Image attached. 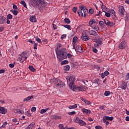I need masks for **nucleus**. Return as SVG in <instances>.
<instances>
[{
    "mask_svg": "<svg viewBox=\"0 0 129 129\" xmlns=\"http://www.w3.org/2000/svg\"><path fill=\"white\" fill-rule=\"evenodd\" d=\"M57 58L58 59L59 62H61L63 59L67 58V57L69 59L72 58V55L70 53H67L66 52V48H62L59 50H55Z\"/></svg>",
    "mask_w": 129,
    "mask_h": 129,
    "instance_id": "nucleus-1",
    "label": "nucleus"
},
{
    "mask_svg": "<svg viewBox=\"0 0 129 129\" xmlns=\"http://www.w3.org/2000/svg\"><path fill=\"white\" fill-rule=\"evenodd\" d=\"M30 4L33 8H42L46 6V3L44 0H30Z\"/></svg>",
    "mask_w": 129,
    "mask_h": 129,
    "instance_id": "nucleus-2",
    "label": "nucleus"
},
{
    "mask_svg": "<svg viewBox=\"0 0 129 129\" xmlns=\"http://www.w3.org/2000/svg\"><path fill=\"white\" fill-rule=\"evenodd\" d=\"M66 79L68 83H70L69 86L70 89H76V85H74V81H75V77L74 76L72 75L67 77Z\"/></svg>",
    "mask_w": 129,
    "mask_h": 129,
    "instance_id": "nucleus-3",
    "label": "nucleus"
},
{
    "mask_svg": "<svg viewBox=\"0 0 129 129\" xmlns=\"http://www.w3.org/2000/svg\"><path fill=\"white\" fill-rule=\"evenodd\" d=\"M80 9L81 10L78 11V14L79 17H83V14H84V17H86L88 13V10H87V8H85V7L83 6H81L80 7ZM82 12H83V13Z\"/></svg>",
    "mask_w": 129,
    "mask_h": 129,
    "instance_id": "nucleus-4",
    "label": "nucleus"
},
{
    "mask_svg": "<svg viewBox=\"0 0 129 129\" xmlns=\"http://www.w3.org/2000/svg\"><path fill=\"white\" fill-rule=\"evenodd\" d=\"M27 54V51L23 52L20 54L19 57L17 58V61H18L20 63H24V62H25V60L28 58Z\"/></svg>",
    "mask_w": 129,
    "mask_h": 129,
    "instance_id": "nucleus-5",
    "label": "nucleus"
},
{
    "mask_svg": "<svg viewBox=\"0 0 129 129\" xmlns=\"http://www.w3.org/2000/svg\"><path fill=\"white\" fill-rule=\"evenodd\" d=\"M75 122L76 123H79L80 125H86V122L83 121L82 119H80V118L77 117L75 119Z\"/></svg>",
    "mask_w": 129,
    "mask_h": 129,
    "instance_id": "nucleus-6",
    "label": "nucleus"
},
{
    "mask_svg": "<svg viewBox=\"0 0 129 129\" xmlns=\"http://www.w3.org/2000/svg\"><path fill=\"white\" fill-rule=\"evenodd\" d=\"M118 10H119V15L121 17H123L124 16V8L123 6H119L118 7Z\"/></svg>",
    "mask_w": 129,
    "mask_h": 129,
    "instance_id": "nucleus-7",
    "label": "nucleus"
},
{
    "mask_svg": "<svg viewBox=\"0 0 129 129\" xmlns=\"http://www.w3.org/2000/svg\"><path fill=\"white\" fill-rule=\"evenodd\" d=\"M87 87L85 86H83L81 87H78L76 86V89H72V90H78L79 91H85V90H86V89Z\"/></svg>",
    "mask_w": 129,
    "mask_h": 129,
    "instance_id": "nucleus-8",
    "label": "nucleus"
},
{
    "mask_svg": "<svg viewBox=\"0 0 129 129\" xmlns=\"http://www.w3.org/2000/svg\"><path fill=\"white\" fill-rule=\"evenodd\" d=\"M104 24L106 25V26H109L110 27H113L114 25H115V23H114L113 22H111L108 20L104 19Z\"/></svg>",
    "mask_w": 129,
    "mask_h": 129,
    "instance_id": "nucleus-9",
    "label": "nucleus"
},
{
    "mask_svg": "<svg viewBox=\"0 0 129 129\" xmlns=\"http://www.w3.org/2000/svg\"><path fill=\"white\" fill-rule=\"evenodd\" d=\"M119 49H123L125 48V41H122L118 46Z\"/></svg>",
    "mask_w": 129,
    "mask_h": 129,
    "instance_id": "nucleus-10",
    "label": "nucleus"
},
{
    "mask_svg": "<svg viewBox=\"0 0 129 129\" xmlns=\"http://www.w3.org/2000/svg\"><path fill=\"white\" fill-rule=\"evenodd\" d=\"M83 41H88L90 38L87 36L86 34H83L81 37Z\"/></svg>",
    "mask_w": 129,
    "mask_h": 129,
    "instance_id": "nucleus-11",
    "label": "nucleus"
},
{
    "mask_svg": "<svg viewBox=\"0 0 129 129\" xmlns=\"http://www.w3.org/2000/svg\"><path fill=\"white\" fill-rule=\"evenodd\" d=\"M127 86V85L126 84V83H125V82L124 81H122L121 84V88L122 89H123L124 90H125L126 89Z\"/></svg>",
    "mask_w": 129,
    "mask_h": 129,
    "instance_id": "nucleus-12",
    "label": "nucleus"
},
{
    "mask_svg": "<svg viewBox=\"0 0 129 129\" xmlns=\"http://www.w3.org/2000/svg\"><path fill=\"white\" fill-rule=\"evenodd\" d=\"M75 50H77L78 52H79V53H82V52H83V49L79 45L77 46Z\"/></svg>",
    "mask_w": 129,
    "mask_h": 129,
    "instance_id": "nucleus-13",
    "label": "nucleus"
},
{
    "mask_svg": "<svg viewBox=\"0 0 129 129\" xmlns=\"http://www.w3.org/2000/svg\"><path fill=\"white\" fill-rule=\"evenodd\" d=\"M6 20L7 19L4 16H1L0 17V24H5L6 23Z\"/></svg>",
    "mask_w": 129,
    "mask_h": 129,
    "instance_id": "nucleus-14",
    "label": "nucleus"
},
{
    "mask_svg": "<svg viewBox=\"0 0 129 129\" xmlns=\"http://www.w3.org/2000/svg\"><path fill=\"white\" fill-rule=\"evenodd\" d=\"M30 22H34V23H36L37 22V18L35 16H31L29 19Z\"/></svg>",
    "mask_w": 129,
    "mask_h": 129,
    "instance_id": "nucleus-15",
    "label": "nucleus"
},
{
    "mask_svg": "<svg viewBox=\"0 0 129 129\" xmlns=\"http://www.w3.org/2000/svg\"><path fill=\"white\" fill-rule=\"evenodd\" d=\"M102 44V42L101 41V40L99 39L97 42L94 44V47H96L97 48V47H99L101 44Z\"/></svg>",
    "mask_w": 129,
    "mask_h": 129,
    "instance_id": "nucleus-16",
    "label": "nucleus"
},
{
    "mask_svg": "<svg viewBox=\"0 0 129 129\" xmlns=\"http://www.w3.org/2000/svg\"><path fill=\"white\" fill-rule=\"evenodd\" d=\"M77 40H78V37H77V36H75L73 39V43H74L73 49H75V44H76Z\"/></svg>",
    "mask_w": 129,
    "mask_h": 129,
    "instance_id": "nucleus-17",
    "label": "nucleus"
},
{
    "mask_svg": "<svg viewBox=\"0 0 129 129\" xmlns=\"http://www.w3.org/2000/svg\"><path fill=\"white\" fill-rule=\"evenodd\" d=\"M108 75H109V73L107 71H106L105 72L101 74V76L102 78H104L105 76H107Z\"/></svg>",
    "mask_w": 129,
    "mask_h": 129,
    "instance_id": "nucleus-18",
    "label": "nucleus"
},
{
    "mask_svg": "<svg viewBox=\"0 0 129 129\" xmlns=\"http://www.w3.org/2000/svg\"><path fill=\"white\" fill-rule=\"evenodd\" d=\"M110 13L111 15L112 19H115L116 15H115V12H114V10H110Z\"/></svg>",
    "mask_w": 129,
    "mask_h": 129,
    "instance_id": "nucleus-19",
    "label": "nucleus"
},
{
    "mask_svg": "<svg viewBox=\"0 0 129 129\" xmlns=\"http://www.w3.org/2000/svg\"><path fill=\"white\" fill-rule=\"evenodd\" d=\"M81 100H82V101H83V102H85V103L86 104H88V105H90V104H91V102H90L83 98H81Z\"/></svg>",
    "mask_w": 129,
    "mask_h": 129,
    "instance_id": "nucleus-20",
    "label": "nucleus"
},
{
    "mask_svg": "<svg viewBox=\"0 0 129 129\" xmlns=\"http://www.w3.org/2000/svg\"><path fill=\"white\" fill-rule=\"evenodd\" d=\"M89 35H92V36H97V32L96 31H95L94 30H91L89 32Z\"/></svg>",
    "mask_w": 129,
    "mask_h": 129,
    "instance_id": "nucleus-21",
    "label": "nucleus"
},
{
    "mask_svg": "<svg viewBox=\"0 0 129 129\" xmlns=\"http://www.w3.org/2000/svg\"><path fill=\"white\" fill-rule=\"evenodd\" d=\"M0 113L6 114V109L3 107L0 106Z\"/></svg>",
    "mask_w": 129,
    "mask_h": 129,
    "instance_id": "nucleus-22",
    "label": "nucleus"
},
{
    "mask_svg": "<svg viewBox=\"0 0 129 129\" xmlns=\"http://www.w3.org/2000/svg\"><path fill=\"white\" fill-rule=\"evenodd\" d=\"M83 112L84 113H88L90 114V113H91V111H90V110L87 109H85V108H83Z\"/></svg>",
    "mask_w": 129,
    "mask_h": 129,
    "instance_id": "nucleus-23",
    "label": "nucleus"
},
{
    "mask_svg": "<svg viewBox=\"0 0 129 129\" xmlns=\"http://www.w3.org/2000/svg\"><path fill=\"white\" fill-rule=\"evenodd\" d=\"M103 118H104V119H105L106 120H113V117L112 116L109 117L108 116H106Z\"/></svg>",
    "mask_w": 129,
    "mask_h": 129,
    "instance_id": "nucleus-24",
    "label": "nucleus"
},
{
    "mask_svg": "<svg viewBox=\"0 0 129 129\" xmlns=\"http://www.w3.org/2000/svg\"><path fill=\"white\" fill-rule=\"evenodd\" d=\"M32 98H33V96H28L25 98H24L23 99V101L24 102H26V101H29V100H31V99H32Z\"/></svg>",
    "mask_w": 129,
    "mask_h": 129,
    "instance_id": "nucleus-25",
    "label": "nucleus"
},
{
    "mask_svg": "<svg viewBox=\"0 0 129 129\" xmlns=\"http://www.w3.org/2000/svg\"><path fill=\"white\" fill-rule=\"evenodd\" d=\"M35 125V122H32L30 125H29L27 127L28 129H32L34 127Z\"/></svg>",
    "mask_w": 129,
    "mask_h": 129,
    "instance_id": "nucleus-26",
    "label": "nucleus"
},
{
    "mask_svg": "<svg viewBox=\"0 0 129 129\" xmlns=\"http://www.w3.org/2000/svg\"><path fill=\"white\" fill-rule=\"evenodd\" d=\"M49 110V108H47L46 109H42L40 110V113L41 114H43V113H45V112H47V111Z\"/></svg>",
    "mask_w": 129,
    "mask_h": 129,
    "instance_id": "nucleus-27",
    "label": "nucleus"
},
{
    "mask_svg": "<svg viewBox=\"0 0 129 129\" xmlns=\"http://www.w3.org/2000/svg\"><path fill=\"white\" fill-rule=\"evenodd\" d=\"M63 21L66 24H70L71 23V21L68 18H66Z\"/></svg>",
    "mask_w": 129,
    "mask_h": 129,
    "instance_id": "nucleus-28",
    "label": "nucleus"
},
{
    "mask_svg": "<svg viewBox=\"0 0 129 129\" xmlns=\"http://www.w3.org/2000/svg\"><path fill=\"white\" fill-rule=\"evenodd\" d=\"M10 11L13 14V15H14V16H17V15H18V13H19V11L18 10H11Z\"/></svg>",
    "mask_w": 129,
    "mask_h": 129,
    "instance_id": "nucleus-29",
    "label": "nucleus"
},
{
    "mask_svg": "<svg viewBox=\"0 0 129 129\" xmlns=\"http://www.w3.org/2000/svg\"><path fill=\"white\" fill-rule=\"evenodd\" d=\"M69 108V109H74L75 108H77V104L70 106Z\"/></svg>",
    "mask_w": 129,
    "mask_h": 129,
    "instance_id": "nucleus-30",
    "label": "nucleus"
},
{
    "mask_svg": "<svg viewBox=\"0 0 129 129\" xmlns=\"http://www.w3.org/2000/svg\"><path fill=\"white\" fill-rule=\"evenodd\" d=\"M29 69L31 70L32 72H35L36 69L34 68V67L33 66H29Z\"/></svg>",
    "mask_w": 129,
    "mask_h": 129,
    "instance_id": "nucleus-31",
    "label": "nucleus"
},
{
    "mask_svg": "<svg viewBox=\"0 0 129 129\" xmlns=\"http://www.w3.org/2000/svg\"><path fill=\"white\" fill-rule=\"evenodd\" d=\"M21 5H23V7L25 8L26 9H28V7H27V4H26V2H25V1H22L20 2Z\"/></svg>",
    "mask_w": 129,
    "mask_h": 129,
    "instance_id": "nucleus-32",
    "label": "nucleus"
},
{
    "mask_svg": "<svg viewBox=\"0 0 129 129\" xmlns=\"http://www.w3.org/2000/svg\"><path fill=\"white\" fill-rule=\"evenodd\" d=\"M56 86L57 87H63V86H65V84L64 83H58L56 84Z\"/></svg>",
    "mask_w": 129,
    "mask_h": 129,
    "instance_id": "nucleus-33",
    "label": "nucleus"
},
{
    "mask_svg": "<svg viewBox=\"0 0 129 129\" xmlns=\"http://www.w3.org/2000/svg\"><path fill=\"white\" fill-rule=\"evenodd\" d=\"M53 118L54 119H61V116H57L56 115H54L53 116Z\"/></svg>",
    "mask_w": 129,
    "mask_h": 129,
    "instance_id": "nucleus-34",
    "label": "nucleus"
},
{
    "mask_svg": "<svg viewBox=\"0 0 129 129\" xmlns=\"http://www.w3.org/2000/svg\"><path fill=\"white\" fill-rule=\"evenodd\" d=\"M64 70H65V71H69V70H70V66L69 65L66 66L64 67Z\"/></svg>",
    "mask_w": 129,
    "mask_h": 129,
    "instance_id": "nucleus-35",
    "label": "nucleus"
},
{
    "mask_svg": "<svg viewBox=\"0 0 129 129\" xmlns=\"http://www.w3.org/2000/svg\"><path fill=\"white\" fill-rule=\"evenodd\" d=\"M105 96H109V95H110V91H106L104 93Z\"/></svg>",
    "mask_w": 129,
    "mask_h": 129,
    "instance_id": "nucleus-36",
    "label": "nucleus"
},
{
    "mask_svg": "<svg viewBox=\"0 0 129 129\" xmlns=\"http://www.w3.org/2000/svg\"><path fill=\"white\" fill-rule=\"evenodd\" d=\"M12 19H13V15L12 14L7 15V20H12Z\"/></svg>",
    "mask_w": 129,
    "mask_h": 129,
    "instance_id": "nucleus-37",
    "label": "nucleus"
},
{
    "mask_svg": "<svg viewBox=\"0 0 129 129\" xmlns=\"http://www.w3.org/2000/svg\"><path fill=\"white\" fill-rule=\"evenodd\" d=\"M69 61L67 60H64L61 62V65H64V64H68Z\"/></svg>",
    "mask_w": 129,
    "mask_h": 129,
    "instance_id": "nucleus-38",
    "label": "nucleus"
},
{
    "mask_svg": "<svg viewBox=\"0 0 129 129\" xmlns=\"http://www.w3.org/2000/svg\"><path fill=\"white\" fill-rule=\"evenodd\" d=\"M35 41H36V42H38V43H41V39H39L38 36H36L35 37Z\"/></svg>",
    "mask_w": 129,
    "mask_h": 129,
    "instance_id": "nucleus-39",
    "label": "nucleus"
},
{
    "mask_svg": "<svg viewBox=\"0 0 129 129\" xmlns=\"http://www.w3.org/2000/svg\"><path fill=\"white\" fill-rule=\"evenodd\" d=\"M82 82H83V83L87 85V86H88V85H89V84H88V81L87 80H82Z\"/></svg>",
    "mask_w": 129,
    "mask_h": 129,
    "instance_id": "nucleus-40",
    "label": "nucleus"
},
{
    "mask_svg": "<svg viewBox=\"0 0 129 129\" xmlns=\"http://www.w3.org/2000/svg\"><path fill=\"white\" fill-rule=\"evenodd\" d=\"M63 27L64 28H66L67 29H68V30L71 29V26H70V25H63Z\"/></svg>",
    "mask_w": 129,
    "mask_h": 129,
    "instance_id": "nucleus-41",
    "label": "nucleus"
},
{
    "mask_svg": "<svg viewBox=\"0 0 129 129\" xmlns=\"http://www.w3.org/2000/svg\"><path fill=\"white\" fill-rule=\"evenodd\" d=\"M105 16L107 17V18H110V16H111V15L110 13L106 12L105 14Z\"/></svg>",
    "mask_w": 129,
    "mask_h": 129,
    "instance_id": "nucleus-42",
    "label": "nucleus"
},
{
    "mask_svg": "<svg viewBox=\"0 0 129 129\" xmlns=\"http://www.w3.org/2000/svg\"><path fill=\"white\" fill-rule=\"evenodd\" d=\"M62 47V45L61 44H57V47L55 49V51H59V50H58V48H61Z\"/></svg>",
    "mask_w": 129,
    "mask_h": 129,
    "instance_id": "nucleus-43",
    "label": "nucleus"
},
{
    "mask_svg": "<svg viewBox=\"0 0 129 129\" xmlns=\"http://www.w3.org/2000/svg\"><path fill=\"white\" fill-rule=\"evenodd\" d=\"M13 8L14 11H17V10H18V7L17 6V5L15 4H13Z\"/></svg>",
    "mask_w": 129,
    "mask_h": 129,
    "instance_id": "nucleus-44",
    "label": "nucleus"
},
{
    "mask_svg": "<svg viewBox=\"0 0 129 129\" xmlns=\"http://www.w3.org/2000/svg\"><path fill=\"white\" fill-rule=\"evenodd\" d=\"M89 13L90 15H93L94 13V11L93 9H89Z\"/></svg>",
    "mask_w": 129,
    "mask_h": 129,
    "instance_id": "nucleus-45",
    "label": "nucleus"
},
{
    "mask_svg": "<svg viewBox=\"0 0 129 129\" xmlns=\"http://www.w3.org/2000/svg\"><path fill=\"white\" fill-rule=\"evenodd\" d=\"M18 113H19V114H24V113H25V112H24L23 110L19 109L18 111Z\"/></svg>",
    "mask_w": 129,
    "mask_h": 129,
    "instance_id": "nucleus-46",
    "label": "nucleus"
},
{
    "mask_svg": "<svg viewBox=\"0 0 129 129\" xmlns=\"http://www.w3.org/2000/svg\"><path fill=\"white\" fill-rule=\"evenodd\" d=\"M54 82L55 84H56V83H58V82H60V79H55L54 80Z\"/></svg>",
    "mask_w": 129,
    "mask_h": 129,
    "instance_id": "nucleus-47",
    "label": "nucleus"
},
{
    "mask_svg": "<svg viewBox=\"0 0 129 129\" xmlns=\"http://www.w3.org/2000/svg\"><path fill=\"white\" fill-rule=\"evenodd\" d=\"M101 9L103 11V12H104V13H105V6L103 5V4H102V6H101Z\"/></svg>",
    "mask_w": 129,
    "mask_h": 129,
    "instance_id": "nucleus-48",
    "label": "nucleus"
},
{
    "mask_svg": "<svg viewBox=\"0 0 129 129\" xmlns=\"http://www.w3.org/2000/svg\"><path fill=\"white\" fill-rule=\"evenodd\" d=\"M94 24V22H93V20H90L89 22V26L91 27V26H92V25H93Z\"/></svg>",
    "mask_w": 129,
    "mask_h": 129,
    "instance_id": "nucleus-49",
    "label": "nucleus"
},
{
    "mask_svg": "<svg viewBox=\"0 0 129 129\" xmlns=\"http://www.w3.org/2000/svg\"><path fill=\"white\" fill-rule=\"evenodd\" d=\"M37 110V108H36V107H33L31 108V111L32 112H35V111H36V110Z\"/></svg>",
    "mask_w": 129,
    "mask_h": 129,
    "instance_id": "nucleus-50",
    "label": "nucleus"
},
{
    "mask_svg": "<svg viewBox=\"0 0 129 129\" xmlns=\"http://www.w3.org/2000/svg\"><path fill=\"white\" fill-rule=\"evenodd\" d=\"M99 81H100V80L99 79H96L94 80L95 83H96L97 84H98V83H99Z\"/></svg>",
    "mask_w": 129,
    "mask_h": 129,
    "instance_id": "nucleus-51",
    "label": "nucleus"
},
{
    "mask_svg": "<svg viewBox=\"0 0 129 129\" xmlns=\"http://www.w3.org/2000/svg\"><path fill=\"white\" fill-rule=\"evenodd\" d=\"M103 120L104 122H106V125H108V124H109V122H108V121H106V120H105V119L103 118Z\"/></svg>",
    "mask_w": 129,
    "mask_h": 129,
    "instance_id": "nucleus-52",
    "label": "nucleus"
},
{
    "mask_svg": "<svg viewBox=\"0 0 129 129\" xmlns=\"http://www.w3.org/2000/svg\"><path fill=\"white\" fill-rule=\"evenodd\" d=\"M125 80H129V73H127L126 75H125Z\"/></svg>",
    "mask_w": 129,
    "mask_h": 129,
    "instance_id": "nucleus-53",
    "label": "nucleus"
},
{
    "mask_svg": "<svg viewBox=\"0 0 129 129\" xmlns=\"http://www.w3.org/2000/svg\"><path fill=\"white\" fill-rule=\"evenodd\" d=\"M73 13H76V12H77V7H74L73 8Z\"/></svg>",
    "mask_w": 129,
    "mask_h": 129,
    "instance_id": "nucleus-54",
    "label": "nucleus"
},
{
    "mask_svg": "<svg viewBox=\"0 0 129 129\" xmlns=\"http://www.w3.org/2000/svg\"><path fill=\"white\" fill-rule=\"evenodd\" d=\"M76 113V112L75 111H72L69 113V115H73V114H75Z\"/></svg>",
    "mask_w": 129,
    "mask_h": 129,
    "instance_id": "nucleus-55",
    "label": "nucleus"
},
{
    "mask_svg": "<svg viewBox=\"0 0 129 129\" xmlns=\"http://www.w3.org/2000/svg\"><path fill=\"white\" fill-rule=\"evenodd\" d=\"M34 49L35 50H37V46H38V43L34 42Z\"/></svg>",
    "mask_w": 129,
    "mask_h": 129,
    "instance_id": "nucleus-56",
    "label": "nucleus"
},
{
    "mask_svg": "<svg viewBox=\"0 0 129 129\" xmlns=\"http://www.w3.org/2000/svg\"><path fill=\"white\" fill-rule=\"evenodd\" d=\"M26 114L27 115V116H31V113H30V111L26 112Z\"/></svg>",
    "mask_w": 129,
    "mask_h": 129,
    "instance_id": "nucleus-57",
    "label": "nucleus"
},
{
    "mask_svg": "<svg viewBox=\"0 0 129 129\" xmlns=\"http://www.w3.org/2000/svg\"><path fill=\"white\" fill-rule=\"evenodd\" d=\"M95 128L96 129H102V127L100 125H97L95 126Z\"/></svg>",
    "mask_w": 129,
    "mask_h": 129,
    "instance_id": "nucleus-58",
    "label": "nucleus"
},
{
    "mask_svg": "<svg viewBox=\"0 0 129 129\" xmlns=\"http://www.w3.org/2000/svg\"><path fill=\"white\" fill-rule=\"evenodd\" d=\"M92 49H93V52H94V53H97L98 50L96 48L93 47Z\"/></svg>",
    "mask_w": 129,
    "mask_h": 129,
    "instance_id": "nucleus-59",
    "label": "nucleus"
},
{
    "mask_svg": "<svg viewBox=\"0 0 129 129\" xmlns=\"http://www.w3.org/2000/svg\"><path fill=\"white\" fill-rule=\"evenodd\" d=\"M9 67H10V68H14L15 67V65L14 64V63H10L9 64Z\"/></svg>",
    "mask_w": 129,
    "mask_h": 129,
    "instance_id": "nucleus-60",
    "label": "nucleus"
},
{
    "mask_svg": "<svg viewBox=\"0 0 129 129\" xmlns=\"http://www.w3.org/2000/svg\"><path fill=\"white\" fill-rule=\"evenodd\" d=\"M67 35L66 34H63L61 37V39L63 40V39H64V38H66Z\"/></svg>",
    "mask_w": 129,
    "mask_h": 129,
    "instance_id": "nucleus-61",
    "label": "nucleus"
},
{
    "mask_svg": "<svg viewBox=\"0 0 129 129\" xmlns=\"http://www.w3.org/2000/svg\"><path fill=\"white\" fill-rule=\"evenodd\" d=\"M99 25L100 26H103V25H104V22H103L102 21H100L99 22Z\"/></svg>",
    "mask_w": 129,
    "mask_h": 129,
    "instance_id": "nucleus-62",
    "label": "nucleus"
},
{
    "mask_svg": "<svg viewBox=\"0 0 129 129\" xmlns=\"http://www.w3.org/2000/svg\"><path fill=\"white\" fill-rule=\"evenodd\" d=\"M27 42H29V43H31V44H34V43H35V41L31 40V39H29L27 41Z\"/></svg>",
    "mask_w": 129,
    "mask_h": 129,
    "instance_id": "nucleus-63",
    "label": "nucleus"
},
{
    "mask_svg": "<svg viewBox=\"0 0 129 129\" xmlns=\"http://www.w3.org/2000/svg\"><path fill=\"white\" fill-rule=\"evenodd\" d=\"M6 72V70H0V74H2L3 73H5Z\"/></svg>",
    "mask_w": 129,
    "mask_h": 129,
    "instance_id": "nucleus-64",
    "label": "nucleus"
}]
</instances>
